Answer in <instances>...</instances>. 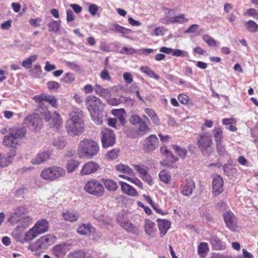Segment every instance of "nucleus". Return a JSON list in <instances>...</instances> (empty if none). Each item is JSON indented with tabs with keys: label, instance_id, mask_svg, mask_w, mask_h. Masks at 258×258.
<instances>
[{
	"label": "nucleus",
	"instance_id": "0eeeda50",
	"mask_svg": "<svg viewBox=\"0 0 258 258\" xmlns=\"http://www.w3.org/2000/svg\"><path fill=\"white\" fill-rule=\"evenodd\" d=\"M41 113L43 119L48 123L50 127L58 129L61 126L62 119L57 112L54 111L51 114L49 111L45 109L43 112H41Z\"/></svg>",
	"mask_w": 258,
	"mask_h": 258
},
{
	"label": "nucleus",
	"instance_id": "2f4dec72",
	"mask_svg": "<svg viewBox=\"0 0 258 258\" xmlns=\"http://www.w3.org/2000/svg\"><path fill=\"white\" fill-rule=\"evenodd\" d=\"M119 183L122 190L126 194L131 196H136L138 194L136 190L125 182L120 181Z\"/></svg>",
	"mask_w": 258,
	"mask_h": 258
},
{
	"label": "nucleus",
	"instance_id": "6ab92c4d",
	"mask_svg": "<svg viewBox=\"0 0 258 258\" xmlns=\"http://www.w3.org/2000/svg\"><path fill=\"white\" fill-rule=\"evenodd\" d=\"M77 232L83 235L92 234L94 235L96 233V230L90 224H80L77 229Z\"/></svg>",
	"mask_w": 258,
	"mask_h": 258
},
{
	"label": "nucleus",
	"instance_id": "f8f14e48",
	"mask_svg": "<svg viewBox=\"0 0 258 258\" xmlns=\"http://www.w3.org/2000/svg\"><path fill=\"white\" fill-rule=\"evenodd\" d=\"M32 99L38 103H41L43 101L47 102L55 108H56L58 105L57 99L52 95L43 93L33 97Z\"/></svg>",
	"mask_w": 258,
	"mask_h": 258
},
{
	"label": "nucleus",
	"instance_id": "c9c22d12",
	"mask_svg": "<svg viewBox=\"0 0 258 258\" xmlns=\"http://www.w3.org/2000/svg\"><path fill=\"white\" fill-rule=\"evenodd\" d=\"M95 92L99 96L106 97L110 95L111 90L108 88H103L100 85L96 84L95 87Z\"/></svg>",
	"mask_w": 258,
	"mask_h": 258
},
{
	"label": "nucleus",
	"instance_id": "423d86ee",
	"mask_svg": "<svg viewBox=\"0 0 258 258\" xmlns=\"http://www.w3.org/2000/svg\"><path fill=\"white\" fill-rule=\"evenodd\" d=\"M84 190L89 194L98 197L102 196L105 192L102 183L95 179H91L85 183Z\"/></svg>",
	"mask_w": 258,
	"mask_h": 258
},
{
	"label": "nucleus",
	"instance_id": "4be33fe9",
	"mask_svg": "<svg viewBox=\"0 0 258 258\" xmlns=\"http://www.w3.org/2000/svg\"><path fill=\"white\" fill-rule=\"evenodd\" d=\"M9 133L10 135L13 136L18 141H20V139L25 137L26 130L24 127L15 126L10 128Z\"/></svg>",
	"mask_w": 258,
	"mask_h": 258
},
{
	"label": "nucleus",
	"instance_id": "c85d7f7f",
	"mask_svg": "<svg viewBox=\"0 0 258 258\" xmlns=\"http://www.w3.org/2000/svg\"><path fill=\"white\" fill-rule=\"evenodd\" d=\"M102 182L106 189L109 191H114L118 188L116 182L112 179L103 178L102 179Z\"/></svg>",
	"mask_w": 258,
	"mask_h": 258
},
{
	"label": "nucleus",
	"instance_id": "393cba45",
	"mask_svg": "<svg viewBox=\"0 0 258 258\" xmlns=\"http://www.w3.org/2000/svg\"><path fill=\"white\" fill-rule=\"evenodd\" d=\"M16 151L14 149L10 152L6 157H3L0 153V167H3L8 166L11 163L15 156Z\"/></svg>",
	"mask_w": 258,
	"mask_h": 258
},
{
	"label": "nucleus",
	"instance_id": "20e7f679",
	"mask_svg": "<svg viewBox=\"0 0 258 258\" xmlns=\"http://www.w3.org/2000/svg\"><path fill=\"white\" fill-rule=\"evenodd\" d=\"M66 171L60 166H53L43 169L40 173V176L44 180L53 181L65 176Z\"/></svg>",
	"mask_w": 258,
	"mask_h": 258
},
{
	"label": "nucleus",
	"instance_id": "49530a36",
	"mask_svg": "<svg viewBox=\"0 0 258 258\" xmlns=\"http://www.w3.org/2000/svg\"><path fill=\"white\" fill-rule=\"evenodd\" d=\"M172 148L181 158L184 159L186 157L187 151L185 149L181 148L176 145H172Z\"/></svg>",
	"mask_w": 258,
	"mask_h": 258
},
{
	"label": "nucleus",
	"instance_id": "8fccbe9b",
	"mask_svg": "<svg viewBox=\"0 0 258 258\" xmlns=\"http://www.w3.org/2000/svg\"><path fill=\"white\" fill-rule=\"evenodd\" d=\"M110 30L123 34H127L128 32H131L130 29L125 28L118 24L113 25V27L110 28Z\"/></svg>",
	"mask_w": 258,
	"mask_h": 258
},
{
	"label": "nucleus",
	"instance_id": "a19ab883",
	"mask_svg": "<svg viewBox=\"0 0 258 258\" xmlns=\"http://www.w3.org/2000/svg\"><path fill=\"white\" fill-rule=\"evenodd\" d=\"M140 69L142 73L146 74L150 78H154L157 80H159V76L156 74L149 67L147 66L141 67Z\"/></svg>",
	"mask_w": 258,
	"mask_h": 258
},
{
	"label": "nucleus",
	"instance_id": "a878e982",
	"mask_svg": "<svg viewBox=\"0 0 258 258\" xmlns=\"http://www.w3.org/2000/svg\"><path fill=\"white\" fill-rule=\"evenodd\" d=\"M3 144L5 146L14 148L16 146L20 145V141H18L8 133V134L5 136L4 137Z\"/></svg>",
	"mask_w": 258,
	"mask_h": 258
},
{
	"label": "nucleus",
	"instance_id": "39448f33",
	"mask_svg": "<svg viewBox=\"0 0 258 258\" xmlns=\"http://www.w3.org/2000/svg\"><path fill=\"white\" fill-rule=\"evenodd\" d=\"M197 142V146L204 155H208L210 153L213 139L212 136L210 133L202 132L199 133Z\"/></svg>",
	"mask_w": 258,
	"mask_h": 258
},
{
	"label": "nucleus",
	"instance_id": "473e14b6",
	"mask_svg": "<svg viewBox=\"0 0 258 258\" xmlns=\"http://www.w3.org/2000/svg\"><path fill=\"white\" fill-rule=\"evenodd\" d=\"M224 219L227 226L231 230H233L235 228L233 224L234 216L232 213L227 212L223 215Z\"/></svg>",
	"mask_w": 258,
	"mask_h": 258
},
{
	"label": "nucleus",
	"instance_id": "a211bd4d",
	"mask_svg": "<svg viewBox=\"0 0 258 258\" xmlns=\"http://www.w3.org/2000/svg\"><path fill=\"white\" fill-rule=\"evenodd\" d=\"M213 192L215 195H219L223 191V180L219 175L213 177L212 182Z\"/></svg>",
	"mask_w": 258,
	"mask_h": 258
},
{
	"label": "nucleus",
	"instance_id": "ea45409f",
	"mask_svg": "<svg viewBox=\"0 0 258 258\" xmlns=\"http://www.w3.org/2000/svg\"><path fill=\"white\" fill-rule=\"evenodd\" d=\"M38 235H39L35 230L33 227H32L25 233L24 236V242L30 241L37 237Z\"/></svg>",
	"mask_w": 258,
	"mask_h": 258
},
{
	"label": "nucleus",
	"instance_id": "5701e85b",
	"mask_svg": "<svg viewBox=\"0 0 258 258\" xmlns=\"http://www.w3.org/2000/svg\"><path fill=\"white\" fill-rule=\"evenodd\" d=\"M62 216L64 220L72 223L77 221L79 218L78 213L74 210L63 211L62 213Z\"/></svg>",
	"mask_w": 258,
	"mask_h": 258
},
{
	"label": "nucleus",
	"instance_id": "09e8293b",
	"mask_svg": "<svg viewBox=\"0 0 258 258\" xmlns=\"http://www.w3.org/2000/svg\"><path fill=\"white\" fill-rule=\"evenodd\" d=\"M188 19L184 17L183 14H180L178 16H175L170 18V22L171 23H183L187 22Z\"/></svg>",
	"mask_w": 258,
	"mask_h": 258
},
{
	"label": "nucleus",
	"instance_id": "7ed1b4c3",
	"mask_svg": "<svg viewBox=\"0 0 258 258\" xmlns=\"http://www.w3.org/2000/svg\"><path fill=\"white\" fill-rule=\"evenodd\" d=\"M55 241V237L54 235L47 234L38 239L34 243L30 244L28 248L34 252L35 255L38 256L52 244Z\"/></svg>",
	"mask_w": 258,
	"mask_h": 258
},
{
	"label": "nucleus",
	"instance_id": "0e129e2a",
	"mask_svg": "<svg viewBox=\"0 0 258 258\" xmlns=\"http://www.w3.org/2000/svg\"><path fill=\"white\" fill-rule=\"evenodd\" d=\"M133 166L139 172V176L145 174L147 172V170L145 168L144 166L143 165L134 164L133 165Z\"/></svg>",
	"mask_w": 258,
	"mask_h": 258
},
{
	"label": "nucleus",
	"instance_id": "69168bd1",
	"mask_svg": "<svg viewBox=\"0 0 258 258\" xmlns=\"http://www.w3.org/2000/svg\"><path fill=\"white\" fill-rule=\"evenodd\" d=\"M142 121L140 116L137 114L133 115L130 119V123L133 125L140 123Z\"/></svg>",
	"mask_w": 258,
	"mask_h": 258
},
{
	"label": "nucleus",
	"instance_id": "cd10ccee",
	"mask_svg": "<svg viewBox=\"0 0 258 258\" xmlns=\"http://www.w3.org/2000/svg\"><path fill=\"white\" fill-rule=\"evenodd\" d=\"M144 111L145 113L150 118L151 121L154 124L156 125H159L160 124V120L154 109L149 108H145Z\"/></svg>",
	"mask_w": 258,
	"mask_h": 258
},
{
	"label": "nucleus",
	"instance_id": "dca6fc26",
	"mask_svg": "<svg viewBox=\"0 0 258 258\" xmlns=\"http://www.w3.org/2000/svg\"><path fill=\"white\" fill-rule=\"evenodd\" d=\"M70 250V245L63 243L54 246L52 249V252L57 258H62Z\"/></svg>",
	"mask_w": 258,
	"mask_h": 258
},
{
	"label": "nucleus",
	"instance_id": "c756f323",
	"mask_svg": "<svg viewBox=\"0 0 258 258\" xmlns=\"http://www.w3.org/2000/svg\"><path fill=\"white\" fill-rule=\"evenodd\" d=\"M144 229L147 235L152 236L156 231L155 223L149 219L145 220Z\"/></svg>",
	"mask_w": 258,
	"mask_h": 258
},
{
	"label": "nucleus",
	"instance_id": "58836bf2",
	"mask_svg": "<svg viewBox=\"0 0 258 258\" xmlns=\"http://www.w3.org/2000/svg\"><path fill=\"white\" fill-rule=\"evenodd\" d=\"M92 120L97 124H101L103 120L104 112L103 110L90 114Z\"/></svg>",
	"mask_w": 258,
	"mask_h": 258
},
{
	"label": "nucleus",
	"instance_id": "a18cd8bd",
	"mask_svg": "<svg viewBox=\"0 0 258 258\" xmlns=\"http://www.w3.org/2000/svg\"><path fill=\"white\" fill-rule=\"evenodd\" d=\"M150 128L145 121L142 120L139 123L138 134L139 135H144L147 134Z\"/></svg>",
	"mask_w": 258,
	"mask_h": 258
},
{
	"label": "nucleus",
	"instance_id": "f03ea898",
	"mask_svg": "<svg viewBox=\"0 0 258 258\" xmlns=\"http://www.w3.org/2000/svg\"><path fill=\"white\" fill-rule=\"evenodd\" d=\"M98 151V144L91 139L83 140L79 144L78 154L80 158H92Z\"/></svg>",
	"mask_w": 258,
	"mask_h": 258
},
{
	"label": "nucleus",
	"instance_id": "9d476101",
	"mask_svg": "<svg viewBox=\"0 0 258 258\" xmlns=\"http://www.w3.org/2000/svg\"><path fill=\"white\" fill-rule=\"evenodd\" d=\"M158 144L159 141L156 136L151 135L145 139L143 149L146 152H150L158 147Z\"/></svg>",
	"mask_w": 258,
	"mask_h": 258
},
{
	"label": "nucleus",
	"instance_id": "bb28decb",
	"mask_svg": "<svg viewBox=\"0 0 258 258\" xmlns=\"http://www.w3.org/2000/svg\"><path fill=\"white\" fill-rule=\"evenodd\" d=\"M92 255L85 250H75L69 254V258H93Z\"/></svg>",
	"mask_w": 258,
	"mask_h": 258
},
{
	"label": "nucleus",
	"instance_id": "5fc2aeb1",
	"mask_svg": "<svg viewBox=\"0 0 258 258\" xmlns=\"http://www.w3.org/2000/svg\"><path fill=\"white\" fill-rule=\"evenodd\" d=\"M203 40L207 43L210 46H215L216 45V41L208 35H204L202 36Z\"/></svg>",
	"mask_w": 258,
	"mask_h": 258
},
{
	"label": "nucleus",
	"instance_id": "4d7b16f0",
	"mask_svg": "<svg viewBox=\"0 0 258 258\" xmlns=\"http://www.w3.org/2000/svg\"><path fill=\"white\" fill-rule=\"evenodd\" d=\"M172 55L176 57H187L188 56L187 52L181 49H173Z\"/></svg>",
	"mask_w": 258,
	"mask_h": 258
},
{
	"label": "nucleus",
	"instance_id": "ddd939ff",
	"mask_svg": "<svg viewBox=\"0 0 258 258\" xmlns=\"http://www.w3.org/2000/svg\"><path fill=\"white\" fill-rule=\"evenodd\" d=\"M117 221L120 226L127 232L137 235L140 233L139 227L135 226L126 218H118Z\"/></svg>",
	"mask_w": 258,
	"mask_h": 258
},
{
	"label": "nucleus",
	"instance_id": "9b49d317",
	"mask_svg": "<svg viewBox=\"0 0 258 258\" xmlns=\"http://www.w3.org/2000/svg\"><path fill=\"white\" fill-rule=\"evenodd\" d=\"M24 123L32 130L39 129L42 125V121L40 116L37 114H33L27 116L24 120Z\"/></svg>",
	"mask_w": 258,
	"mask_h": 258
},
{
	"label": "nucleus",
	"instance_id": "aec40b11",
	"mask_svg": "<svg viewBox=\"0 0 258 258\" xmlns=\"http://www.w3.org/2000/svg\"><path fill=\"white\" fill-rule=\"evenodd\" d=\"M195 182L191 179H186L180 188L181 193L185 196H189L195 189Z\"/></svg>",
	"mask_w": 258,
	"mask_h": 258
},
{
	"label": "nucleus",
	"instance_id": "338daca9",
	"mask_svg": "<svg viewBox=\"0 0 258 258\" xmlns=\"http://www.w3.org/2000/svg\"><path fill=\"white\" fill-rule=\"evenodd\" d=\"M217 150L219 154L224 155L226 153L225 146L223 145L222 142L216 144Z\"/></svg>",
	"mask_w": 258,
	"mask_h": 258
},
{
	"label": "nucleus",
	"instance_id": "f3484780",
	"mask_svg": "<svg viewBox=\"0 0 258 258\" xmlns=\"http://www.w3.org/2000/svg\"><path fill=\"white\" fill-rule=\"evenodd\" d=\"M99 168L98 163L90 161L85 163L80 171L81 175H89L95 173Z\"/></svg>",
	"mask_w": 258,
	"mask_h": 258
},
{
	"label": "nucleus",
	"instance_id": "864d4df0",
	"mask_svg": "<svg viewBox=\"0 0 258 258\" xmlns=\"http://www.w3.org/2000/svg\"><path fill=\"white\" fill-rule=\"evenodd\" d=\"M60 25V22L53 20L48 25L49 31L56 32L59 30Z\"/></svg>",
	"mask_w": 258,
	"mask_h": 258
},
{
	"label": "nucleus",
	"instance_id": "bf43d9fd",
	"mask_svg": "<svg viewBox=\"0 0 258 258\" xmlns=\"http://www.w3.org/2000/svg\"><path fill=\"white\" fill-rule=\"evenodd\" d=\"M74 80V75L70 73H66L63 78V81L66 83H72Z\"/></svg>",
	"mask_w": 258,
	"mask_h": 258
},
{
	"label": "nucleus",
	"instance_id": "72a5a7b5",
	"mask_svg": "<svg viewBox=\"0 0 258 258\" xmlns=\"http://www.w3.org/2000/svg\"><path fill=\"white\" fill-rule=\"evenodd\" d=\"M216 144L223 142L224 138L222 129L219 126H215L212 131Z\"/></svg>",
	"mask_w": 258,
	"mask_h": 258
},
{
	"label": "nucleus",
	"instance_id": "b1692460",
	"mask_svg": "<svg viewBox=\"0 0 258 258\" xmlns=\"http://www.w3.org/2000/svg\"><path fill=\"white\" fill-rule=\"evenodd\" d=\"M160 234L161 236H163L167 233L168 230L170 227V222L166 220L160 219L157 220Z\"/></svg>",
	"mask_w": 258,
	"mask_h": 258
},
{
	"label": "nucleus",
	"instance_id": "de8ad7c7",
	"mask_svg": "<svg viewBox=\"0 0 258 258\" xmlns=\"http://www.w3.org/2000/svg\"><path fill=\"white\" fill-rule=\"evenodd\" d=\"M37 55H32L28 58L25 59L22 62V66L26 69H30L33 62L37 59Z\"/></svg>",
	"mask_w": 258,
	"mask_h": 258
},
{
	"label": "nucleus",
	"instance_id": "4c0bfd02",
	"mask_svg": "<svg viewBox=\"0 0 258 258\" xmlns=\"http://www.w3.org/2000/svg\"><path fill=\"white\" fill-rule=\"evenodd\" d=\"M209 251L208 244L206 242H201L198 247V253L201 257H205Z\"/></svg>",
	"mask_w": 258,
	"mask_h": 258
},
{
	"label": "nucleus",
	"instance_id": "f704fd0d",
	"mask_svg": "<svg viewBox=\"0 0 258 258\" xmlns=\"http://www.w3.org/2000/svg\"><path fill=\"white\" fill-rule=\"evenodd\" d=\"M115 169L118 171L130 176L134 175V173L133 170L128 166L120 164L115 166Z\"/></svg>",
	"mask_w": 258,
	"mask_h": 258
},
{
	"label": "nucleus",
	"instance_id": "052dcab7",
	"mask_svg": "<svg viewBox=\"0 0 258 258\" xmlns=\"http://www.w3.org/2000/svg\"><path fill=\"white\" fill-rule=\"evenodd\" d=\"M140 177H141L144 181L148 183L149 185H152L153 184L152 178L148 173V171L145 174L140 175Z\"/></svg>",
	"mask_w": 258,
	"mask_h": 258
},
{
	"label": "nucleus",
	"instance_id": "412c9836",
	"mask_svg": "<svg viewBox=\"0 0 258 258\" xmlns=\"http://www.w3.org/2000/svg\"><path fill=\"white\" fill-rule=\"evenodd\" d=\"M38 235L47 232L48 230L49 224L48 221L42 219L38 221L33 227Z\"/></svg>",
	"mask_w": 258,
	"mask_h": 258
},
{
	"label": "nucleus",
	"instance_id": "774afa93",
	"mask_svg": "<svg viewBox=\"0 0 258 258\" xmlns=\"http://www.w3.org/2000/svg\"><path fill=\"white\" fill-rule=\"evenodd\" d=\"M245 15H247L249 16L253 17L256 19L258 20V13L254 9H249L246 10L244 13Z\"/></svg>",
	"mask_w": 258,
	"mask_h": 258
},
{
	"label": "nucleus",
	"instance_id": "7c9ffc66",
	"mask_svg": "<svg viewBox=\"0 0 258 258\" xmlns=\"http://www.w3.org/2000/svg\"><path fill=\"white\" fill-rule=\"evenodd\" d=\"M32 218L29 215H27L26 213L24 214V215L22 217L20 220L16 224H17V227L18 228L22 227L26 228L28 227L32 223Z\"/></svg>",
	"mask_w": 258,
	"mask_h": 258
},
{
	"label": "nucleus",
	"instance_id": "e433bc0d",
	"mask_svg": "<svg viewBox=\"0 0 258 258\" xmlns=\"http://www.w3.org/2000/svg\"><path fill=\"white\" fill-rule=\"evenodd\" d=\"M80 165V162L76 160H69L66 165V168L68 173L73 172Z\"/></svg>",
	"mask_w": 258,
	"mask_h": 258
},
{
	"label": "nucleus",
	"instance_id": "79ce46f5",
	"mask_svg": "<svg viewBox=\"0 0 258 258\" xmlns=\"http://www.w3.org/2000/svg\"><path fill=\"white\" fill-rule=\"evenodd\" d=\"M246 30L251 33H256L258 31V25L254 21L249 20L244 23Z\"/></svg>",
	"mask_w": 258,
	"mask_h": 258
},
{
	"label": "nucleus",
	"instance_id": "c03bdc74",
	"mask_svg": "<svg viewBox=\"0 0 258 258\" xmlns=\"http://www.w3.org/2000/svg\"><path fill=\"white\" fill-rule=\"evenodd\" d=\"M52 145L58 149H63L66 146V140L62 137H58L54 140Z\"/></svg>",
	"mask_w": 258,
	"mask_h": 258
},
{
	"label": "nucleus",
	"instance_id": "3c124183",
	"mask_svg": "<svg viewBox=\"0 0 258 258\" xmlns=\"http://www.w3.org/2000/svg\"><path fill=\"white\" fill-rule=\"evenodd\" d=\"M160 151L162 154L166 155L169 159L171 161L175 162L177 161V158L172 154V153L167 149L166 146H163L160 148Z\"/></svg>",
	"mask_w": 258,
	"mask_h": 258
},
{
	"label": "nucleus",
	"instance_id": "6e6552de",
	"mask_svg": "<svg viewBox=\"0 0 258 258\" xmlns=\"http://www.w3.org/2000/svg\"><path fill=\"white\" fill-rule=\"evenodd\" d=\"M85 102L90 114L103 110L104 104L99 98L94 95L88 96L85 99Z\"/></svg>",
	"mask_w": 258,
	"mask_h": 258
},
{
	"label": "nucleus",
	"instance_id": "13d9d810",
	"mask_svg": "<svg viewBox=\"0 0 258 258\" xmlns=\"http://www.w3.org/2000/svg\"><path fill=\"white\" fill-rule=\"evenodd\" d=\"M13 235L18 242H21V243L24 242V237H23L22 233L17 229L15 230L13 232Z\"/></svg>",
	"mask_w": 258,
	"mask_h": 258
},
{
	"label": "nucleus",
	"instance_id": "603ef678",
	"mask_svg": "<svg viewBox=\"0 0 258 258\" xmlns=\"http://www.w3.org/2000/svg\"><path fill=\"white\" fill-rule=\"evenodd\" d=\"M119 177L126 179L128 181L134 183L138 187L142 188H143V184L141 181L137 177H131L127 176L124 175H119Z\"/></svg>",
	"mask_w": 258,
	"mask_h": 258
},
{
	"label": "nucleus",
	"instance_id": "f257e3e1",
	"mask_svg": "<svg viewBox=\"0 0 258 258\" xmlns=\"http://www.w3.org/2000/svg\"><path fill=\"white\" fill-rule=\"evenodd\" d=\"M83 115L82 111H72L66 123L68 133L75 136L82 132L84 128Z\"/></svg>",
	"mask_w": 258,
	"mask_h": 258
},
{
	"label": "nucleus",
	"instance_id": "6e6d98bb",
	"mask_svg": "<svg viewBox=\"0 0 258 258\" xmlns=\"http://www.w3.org/2000/svg\"><path fill=\"white\" fill-rule=\"evenodd\" d=\"M119 152L118 149H113L108 152L106 157L109 160L115 159L118 157Z\"/></svg>",
	"mask_w": 258,
	"mask_h": 258
},
{
	"label": "nucleus",
	"instance_id": "2eb2a0df",
	"mask_svg": "<svg viewBox=\"0 0 258 258\" xmlns=\"http://www.w3.org/2000/svg\"><path fill=\"white\" fill-rule=\"evenodd\" d=\"M51 155V152L49 150H44L40 151L31 160V163L34 165H39L47 161Z\"/></svg>",
	"mask_w": 258,
	"mask_h": 258
},
{
	"label": "nucleus",
	"instance_id": "4468645a",
	"mask_svg": "<svg viewBox=\"0 0 258 258\" xmlns=\"http://www.w3.org/2000/svg\"><path fill=\"white\" fill-rule=\"evenodd\" d=\"M26 213V209L24 207H16L12 212L10 213L8 221L12 224H16Z\"/></svg>",
	"mask_w": 258,
	"mask_h": 258
},
{
	"label": "nucleus",
	"instance_id": "37998d69",
	"mask_svg": "<svg viewBox=\"0 0 258 258\" xmlns=\"http://www.w3.org/2000/svg\"><path fill=\"white\" fill-rule=\"evenodd\" d=\"M159 177L161 181L165 183H169L171 181V176L170 173L166 170H162L159 174Z\"/></svg>",
	"mask_w": 258,
	"mask_h": 258
},
{
	"label": "nucleus",
	"instance_id": "e2e57ef3",
	"mask_svg": "<svg viewBox=\"0 0 258 258\" xmlns=\"http://www.w3.org/2000/svg\"><path fill=\"white\" fill-rule=\"evenodd\" d=\"M48 88L50 90H55L60 87V84L55 81H49L47 83Z\"/></svg>",
	"mask_w": 258,
	"mask_h": 258
},
{
	"label": "nucleus",
	"instance_id": "680f3d73",
	"mask_svg": "<svg viewBox=\"0 0 258 258\" xmlns=\"http://www.w3.org/2000/svg\"><path fill=\"white\" fill-rule=\"evenodd\" d=\"M66 64L69 68L75 71H79L80 70V66L76 61H66Z\"/></svg>",
	"mask_w": 258,
	"mask_h": 258
},
{
	"label": "nucleus",
	"instance_id": "1a4fd4ad",
	"mask_svg": "<svg viewBox=\"0 0 258 258\" xmlns=\"http://www.w3.org/2000/svg\"><path fill=\"white\" fill-rule=\"evenodd\" d=\"M101 142L102 146L104 148H107L112 146L116 140L115 136L113 132L108 128H103L101 131Z\"/></svg>",
	"mask_w": 258,
	"mask_h": 258
}]
</instances>
